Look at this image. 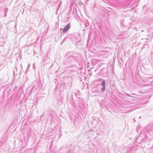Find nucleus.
I'll list each match as a JSON object with an SVG mask.
<instances>
[{
    "mask_svg": "<svg viewBox=\"0 0 153 153\" xmlns=\"http://www.w3.org/2000/svg\"><path fill=\"white\" fill-rule=\"evenodd\" d=\"M105 82L103 81L101 84V90L102 92H103L105 90Z\"/></svg>",
    "mask_w": 153,
    "mask_h": 153,
    "instance_id": "obj_1",
    "label": "nucleus"
},
{
    "mask_svg": "<svg viewBox=\"0 0 153 153\" xmlns=\"http://www.w3.org/2000/svg\"><path fill=\"white\" fill-rule=\"evenodd\" d=\"M70 28V24L68 23L67 25L65 27L63 30V32H66Z\"/></svg>",
    "mask_w": 153,
    "mask_h": 153,
    "instance_id": "obj_2",
    "label": "nucleus"
},
{
    "mask_svg": "<svg viewBox=\"0 0 153 153\" xmlns=\"http://www.w3.org/2000/svg\"><path fill=\"white\" fill-rule=\"evenodd\" d=\"M7 10H6V13L7 12Z\"/></svg>",
    "mask_w": 153,
    "mask_h": 153,
    "instance_id": "obj_3",
    "label": "nucleus"
}]
</instances>
